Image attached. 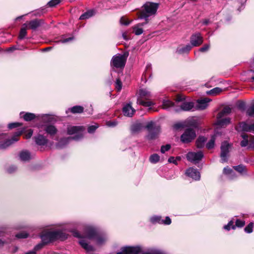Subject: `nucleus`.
Returning <instances> with one entry per match:
<instances>
[{
  "label": "nucleus",
  "mask_w": 254,
  "mask_h": 254,
  "mask_svg": "<svg viewBox=\"0 0 254 254\" xmlns=\"http://www.w3.org/2000/svg\"><path fill=\"white\" fill-rule=\"evenodd\" d=\"M69 223L67 222L59 223L53 226L58 229H46L43 231L41 235L42 241L45 244L54 242L57 240L64 241L67 238V235L64 232V227Z\"/></svg>",
  "instance_id": "nucleus-1"
},
{
  "label": "nucleus",
  "mask_w": 254,
  "mask_h": 254,
  "mask_svg": "<svg viewBox=\"0 0 254 254\" xmlns=\"http://www.w3.org/2000/svg\"><path fill=\"white\" fill-rule=\"evenodd\" d=\"M91 239L94 238L96 243L98 245H103L107 241L108 238L105 234H97L96 231L93 227H88L86 233V238H81L79 243L87 252H93L94 248L89 245L86 239Z\"/></svg>",
  "instance_id": "nucleus-2"
},
{
  "label": "nucleus",
  "mask_w": 254,
  "mask_h": 254,
  "mask_svg": "<svg viewBox=\"0 0 254 254\" xmlns=\"http://www.w3.org/2000/svg\"><path fill=\"white\" fill-rule=\"evenodd\" d=\"M24 132V129H21L16 131L10 139L7 138V135L5 133L0 134V148L4 149L9 146L13 143L17 142L19 140L20 135Z\"/></svg>",
  "instance_id": "nucleus-3"
},
{
  "label": "nucleus",
  "mask_w": 254,
  "mask_h": 254,
  "mask_svg": "<svg viewBox=\"0 0 254 254\" xmlns=\"http://www.w3.org/2000/svg\"><path fill=\"white\" fill-rule=\"evenodd\" d=\"M158 8L157 3L147 2L143 6L140 16V18H147L148 16L155 14Z\"/></svg>",
  "instance_id": "nucleus-4"
},
{
  "label": "nucleus",
  "mask_w": 254,
  "mask_h": 254,
  "mask_svg": "<svg viewBox=\"0 0 254 254\" xmlns=\"http://www.w3.org/2000/svg\"><path fill=\"white\" fill-rule=\"evenodd\" d=\"M127 56L125 54L114 55L111 61V66L113 68L123 69L126 64Z\"/></svg>",
  "instance_id": "nucleus-5"
},
{
  "label": "nucleus",
  "mask_w": 254,
  "mask_h": 254,
  "mask_svg": "<svg viewBox=\"0 0 254 254\" xmlns=\"http://www.w3.org/2000/svg\"><path fill=\"white\" fill-rule=\"evenodd\" d=\"M85 129L83 126H69L67 128V133L69 135H74L71 139L78 140L83 137Z\"/></svg>",
  "instance_id": "nucleus-6"
},
{
  "label": "nucleus",
  "mask_w": 254,
  "mask_h": 254,
  "mask_svg": "<svg viewBox=\"0 0 254 254\" xmlns=\"http://www.w3.org/2000/svg\"><path fill=\"white\" fill-rule=\"evenodd\" d=\"M140 97L137 99V103L144 107H150L154 105L151 101H145L144 99H147L151 96L150 92L146 89H142L139 91Z\"/></svg>",
  "instance_id": "nucleus-7"
},
{
  "label": "nucleus",
  "mask_w": 254,
  "mask_h": 254,
  "mask_svg": "<svg viewBox=\"0 0 254 254\" xmlns=\"http://www.w3.org/2000/svg\"><path fill=\"white\" fill-rule=\"evenodd\" d=\"M196 137L195 131L191 128L187 129L181 136V140L183 143H189Z\"/></svg>",
  "instance_id": "nucleus-8"
},
{
  "label": "nucleus",
  "mask_w": 254,
  "mask_h": 254,
  "mask_svg": "<svg viewBox=\"0 0 254 254\" xmlns=\"http://www.w3.org/2000/svg\"><path fill=\"white\" fill-rule=\"evenodd\" d=\"M238 131L252 132L254 133V123H252L249 121L241 122L237 127Z\"/></svg>",
  "instance_id": "nucleus-9"
},
{
  "label": "nucleus",
  "mask_w": 254,
  "mask_h": 254,
  "mask_svg": "<svg viewBox=\"0 0 254 254\" xmlns=\"http://www.w3.org/2000/svg\"><path fill=\"white\" fill-rule=\"evenodd\" d=\"M203 154L201 151L197 152H189L187 154V159L194 164L197 163L203 158Z\"/></svg>",
  "instance_id": "nucleus-10"
},
{
  "label": "nucleus",
  "mask_w": 254,
  "mask_h": 254,
  "mask_svg": "<svg viewBox=\"0 0 254 254\" xmlns=\"http://www.w3.org/2000/svg\"><path fill=\"white\" fill-rule=\"evenodd\" d=\"M150 221L153 224L170 225L171 223V220L168 216L166 217L165 219H163L160 216L154 215L150 218Z\"/></svg>",
  "instance_id": "nucleus-11"
},
{
  "label": "nucleus",
  "mask_w": 254,
  "mask_h": 254,
  "mask_svg": "<svg viewBox=\"0 0 254 254\" xmlns=\"http://www.w3.org/2000/svg\"><path fill=\"white\" fill-rule=\"evenodd\" d=\"M203 42V37L199 32L193 34L190 37V43L192 47L199 46L202 44Z\"/></svg>",
  "instance_id": "nucleus-12"
},
{
  "label": "nucleus",
  "mask_w": 254,
  "mask_h": 254,
  "mask_svg": "<svg viewBox=\"0 0 254 254\" xmlns=\"http://www.w3.org/2000/svg\"><path fill=\"white\" fill-rule=\"evenodd\" d=\"M122 251L125 254H139L142 252L141 246H126L122 248Z\"/></svg>",
  "instance_id": "nucleus-13"
},
{
  "label": "nucleus",
  "mask_w": 254,
  "mask_h": 254,
  "mask_svg": "<svg viewBox=\"0 0 254 254\" xmlns=\"http://www.w3.org/2000/svg\"><path fill=\"white\" fill-rule=\"evenodd\" d=\"M230 146V145L227 142H224L222 143L220 156L222 163L227 161V155L229 152Z\"/></svg>",
  "instance_id": "nucleus-14"
},
{
  "label": "nucleus",
  "mask_w": 254,
  "mask_h": 254,
  "mask_svg": "<svg viewBox=\"0 0 254 254\" xmlns=\"http://www.w3.org/2000/svg\"><path fill=\"white\" fill-rule=\"evenodd\" d=\"M211 99L208 98L198 99L196 101V105L195 106V110H203L205 109L208 106L209 103Z\"/></svg>",
  "instance_id": "nucleus-15"
},
{
  "label": "nucleus",
  "mask_w": 254,
  "mask_h": 254,
  "mask_svg": "<svg viewBox=\"0 0 254 254\" xmlns=\"http://www.w3.org/2000/svg\"><path fill=\"white\" fill-rule=\"evenodd\" d=\"M180 106V109H175L176 112H179L180 111H190L195 110L194 104L192 102H183L181 103Z\"/></svg>",
  "instance_id": "nucleus-16"
},
{
  "label": "nucleus",
  "mask_w": 254,
  "mask_h": 254,
  "mask_svg": "<svg viewBox=\"0 0 254 254\" xmlns=\"http://www.w3.org/2000/svg\"><path fill=\"white\" fill-rule=\"evenodd\" d=\"M186 175L195 181H198L200 178V174L198 171L192 167L186 170Z\"/></svg>",
  "instance_id": "nucleus-17"
},
{
  "label": "nucleus",
  "mask_w": 254,
  "mask_h": 254,
  "mask_svg": "<svg viewBox=\"0 0 254 254\" xmlns=\"http://www.w3.org/2000/svg\"><path fill=\"white\" fill-rule=\"evenodd\" d=\"M135 110L133 108L130 103H127L123 108V112L125 116L131 117L135 113Z\"/></svg>",
  "instance_id": "nucleus-18"
},
{
  "label": "nucleus",
  "mask_w": 254,
  "mask_h": 254,
  "mask_svg": "<svg viewBox=\"0 0 254 254\" xmlns=\"http://www.w3.org/2000/svg\"><path fill=\"white\" fill-rule=\"evenodd\" d=\"M198 119L195 117L189 118L185 121V127L196 128L198 127Z\"/></svg>",
  "instance_id": "nucleus-19"
},
{
  "label": "nucleus",
  "mask_w": 254,
  "mask_h": 254,
  "mask_svg": "<svg viewBox=\"0 0 254 254\" xmlns=\"http://www.w3.org/2000/svg\"><path fill=\"white\" fill-rule=\"evenodd\" d=\"M44 130L51 137L54 136L58 132V129L52 125H46L43 126Z\"/></svg>",
  "instance_id": "nucleus-20"
},
{
  "label": "nucleus",
  "mask_w": 254,
  "mask_h": 254,
  "mask_svg": "<svg viewBox=\"0 0 254 254\" xmlns=\"http://www.w3.org/2000/svg\"><path fill=\"white\" fill-rule=\"evenodd\" d=\"M230 123L231 119L229 118H219V117H217V122L216 123V125L218 127H224L230 124Z\"/></svg>",
  "instance_id": "nucleus-21"
},
{
  "label": "nucleus",
  "mask_w": 254,
  "mask_h": 254,
  "mask_svg": "<svg viewBox=\"0 0 254 254\" xmlns=\"http://www.w3.org/2000/svg\"><path fill=\"white\" fill-rule=\"evenodd\" d=\"M19 158L20 161L22 162H27L32 159V156L29 151L24 150L19 152Z\"/></svg>",
  "instance_id": "nucleus-22"
},
{
  "label": "nucleus",
  "mask_w": 254,
  "mask_h": 254,
  "mask_svg": "<svg viewBox=\"0 0 254 254\" xmlns=\"http://www.w3.org/2000/svg\"><path fill=\"white\" fill-rule=\"evenodd\" d=\"M72 140L71 137H64L61 138L56 144V147L58 149H62L68 144Z\"/></svg>",
  "instance_id": "nucleus-23"
},
{
  "label": "nucleus",
  "mask_w": 254,
  "mask_h": 254,
  "mask_svg": "<svg viewBox=\"0 0 254 254\" xmlns=\"http://www.w3.org/2000/svg\"><path fill=\"white\" fill-rule=\"evenodd\" d=\"M43 23V20L41 19H34L29 21L28 23V28L35 30Z\"/></svg>",
  "instance_id": "nucleus-24"
},
{
  "label": "nucleus",
  "mask_w": 254,
  "mask_h": 254,
  "mask_svg": "<svg viewBox=\"0 0 254 254\" xmlns=\"http://www.w3.org/2000/svg\"><path fill=\"white\" fill-rule=\"evenodd\" d=\"M192 47V46H191V45L189 44L186 45H180L177 48L176 52L179 54H188L191 50Z\"/></svg>",
  "instance_id": "nucleus-25"
},
{
  "label": "nucleus",
  "mask_w": 254,
  "mask_h": 254,
  "mask_svg": "<svg viewBox=\"0 0 254 254\" xmlns=\"http://www.w3.org/2000/svg\"><path fill=\"white\" fill-rule=\"evenodd\" d=\"M21 118H23L25 121L29 122L35 119L37 120V115L31 113L21 112L20 113Z\"/></svg>",
  "instance_id": "nucleus-26"
},
{
  "label": "nucleus",
  "mask_w": 254,
  "mask_h": 254,
  "mask_svg": "<svg viewBox=\"0 0 254 254\" xmlns=\"http://www.w3.org/2000/svg\"><path fill=\"white\" fill-rule=\"evenodd\" d=\"M35 140L36 144L39 145H46L48 142L47 137L41 134H38L35 137Z\"/></svg>",
  "instance_id": "nucleus-27"
},
{
  "label": "nucleus",
  "mask_w": 254,
  "mask_h": 254,
  "mask_svg": "<svg viewBox=\"0 0 254 254\" xmlns=\"http://www.w3.org/2000/svg\"><path fill=\"white\" fill-rule=\"evenodd\" d=\"M54 118L47 114H42L37 115V121L43 122L45 123L52 122Z\"/></svg>",
  "instance_id": "nucleus-28"
},
{
  "label": "nucleus",
  "mask_w": 254,
  "mask_h": 254,
  "mask_svg": "<svg viewBox=\"0 0 254 254\" xmlns=\"http://www.w3.org/2000/svg\"><path fill=\"white\" fill-rule=\"evenodd\" d=\"M95 14V11L93 9H90L85 13H83L79 17V19L80 20H84L88 19L93 15H94Z\"/></svg>",
  "instance_id": "nucleus-29"
},
{
  "label": "nucleus",
  "mask_w": 254,
  "mask_h": 254,
  "mask_svg": "<svg viewBox=\"0 0 254 254\" xmlns=\"http://www.w3.org/2000/svg\"><path fill=\"white\" fill-rule=\"evenodd\" d=\"M83 110L84 108L83 107L81 106H75L68 109V110L66 111V113H67L68 111H70L73 114L81 113L83 112Z\"/></svg>",
  "instance_id": "nucleus-30"
},
{
  "label": "nucleus",
  "mask_w": 254,
  "mask_h": 254,
  "mask_svg": "<svg viewBox=\"0 0 254 254\" xmlns=\"http://www.w3.org/2000/svg\"><path fill=\"white\" fill-rule=\"evenodd\" d=\"M231 112V108L229 106L225 107L223 110L220 112L217 116L219 118H223L224 117L227 116Z\"/></svg>",
  "instance_id": "nucleus-31"
},
{
  "label": "nucleus",
  "mask_w": 254,
  "mask_h": 254,
  "mask_svg": "<svg viewBox=\"0 0 254 254\" xmlns=\"http://www.w3.org/2000/svg\"><path fill=\"white\" fill-rule=\"evenodd\" d=\"M241 137L243 138V140L241 141V145L242 147H246L247 145H249L250 136H249L248 135L245 134V133H242L241 134Z\"/></svg>",
  "instance_id": "nucleus-32"
},
{
  "label": "nucleus",
  "mask_w": 254,
  "mask_h": 254,
  "mask_svg": "<svg viewBox=\"0 0 254 254\" xmlns=\"http://www.w3.org/2000/svg\"><path fill=\"white\" fill-rule=\"evenodd\" d=\"M222 91V89L219 87H215L211 90L206 91V94L212 96H216L219 94Z\"/></svg>",
  "instance_id": "nucleus-33"
},
{
  "label": "nucleus",
  "mask_w": 254,
  "mask_h": 254,
  "mask_svg": "<svg viewBox=\"0 0 254 254\" xmlns=\"http://www.w3.org/2000/svg\"><path fill=\"white\" fill-rule=\"evenodd\" d=\"M206 138L203 136H200L196 141V145L197 148H201L204 145V143L206 141Z\"/></svg>",
  "instance_id": "nucleus-34"
},
{
  "label": "nucleus",
  "mask_w": 254,
  "mask_h": 254,
  "mask_svg": "<svg viewBox=\"0 0 254 254\" xmlns=\"http://www.w3.org/2000/svg\"><path fill=\"white\" fill-rule=\"evenodd\" d=\"M143 26V23L137 24L133 27V32L135 35H139L143 33V31L141 28V26Z\"/></svg>",
  "instance_id": "nucleus-35"
},
{
  "label": "nucleus",
  "mask_w": 254,
  "mask_h": 254,
  "mask_svg": "<svg viewBox=\"0 0 254 254\" xmlns=\"http://www.w3.org/2000/svg\"><path fill=\"white\" fill-rule=\"evenodd\" d=\"M143 127V126L140 123H135L133 124L131 127V131L133 132H136L140 130Z\"/></svg>",
  "instance_id": "nucleus-36"
},
{
  "label": "nucleus",
  "mask_w": 254,
  "mask_h": 254,
  "mask_svg": "<svg viewBox=\"0 0 254 254\" xmlns=\"http://www.w3.org/2000/svg\"><path fill=\"white\" fill-rule=\"evenodd\" d=\"M174 106V103L169 100H165L163 102L162 107L164 109L168 110Z\"/></svg>",
  "instance_id": "nucleus-37"
},
{
  "label": "nucleus",
  "mask_w": 254,
  "mask_h": 254,
  "mask_svg": "<svg viewBox=\"0 0 254 254\" xmlns=\"http://www.w3.org/2000/svg\"><path fill=\"white\" fill-rule=\"evenodd\" d=\"M217 136V133H216L214 135H213L210 140L208 141V142L206 144V147L207 149H210L214 146V142L215 140V138Z\"/></svg>",
  "instance_id": "nucleus-38"
},
{
  "label": "nucleus",
  "mask_w": 254,
  "mask_h": 254,
  "mask_svg": "<svg viewBox=\"0 0 254 254\" xmlns=\"http://www.w3.org/2000/svg\"><path fill=\"white\" fill-rule=\"evenodd\" d=\"M27 28V25L26 24H24L23 25V27L21 28L20 31V33L19 35V38L20 39H23L25 36L26 35L27 32L26 29Z\"/></svg>",
  "instance_id": "nucleus-39"
},
{
  "label": "nucleus",
  "mask_w": 254,
  "mask_h": 254,
  "mask_svg": "<svg viewBox=\"0 0 254 254\" xmlns=\"http://www.w3.org/2000/svg\"><path fill=\"white\" fill-rule=\"evenodd\" d=\"M234 222L233 220L230 221L227 225L223 226V229L226 231H230L231 229L235 230L236 229V226L234 225Z\"/></svg>",
  "instance_id": "nucleus-40"
},
{
  "label": "nucleus",
  "mask_w": 254,
  "mask_h": 254,
  "mask_svg": "<svg viewBox=\"0 0 254 254\" xmlns=\"http://www.w3.org/2000/svg\"><path fill=\"white\" fill-rule=\"evenodd\" d=\"M234 169L242 174L246 173V167L243 165H238L233 167Z\"/></svg>",
  "instance_id": "nucleus-41"
},
{
  "label": "nucleus",
  "mask_w": 254,
  "mask_h": 254,
  "mask_svg": "<svg viewBox=\"0 0 254 254\" xmlns=\"http://www.w3.org/2000/svg\"><path fill=\"white\" fill-rule=\"evenodd\" d=\"M160 157L157 154H153L150 156L149 160L152 163H156L159 161Z\"/></svg>",
  "instance_id": "nucleus-42"
},
{
  "label": "nucleus",
  "mask_w": 254,
  "mask_h": 254,
  "mask_svg": "<svg viewBox=\"0 0 254 254\" xmlns=\"http://www.w3.org/2000/svg\"><path fill=\"white\" fill-rule=\"evenodd\" d=\"M254 226V223L251 222L249 223L244 229V230L247 233H251L253 231V228Z\"/></svg>",
  "instance_id": "nucleus-43"
},
{
  "label": "nucleus",
  "mask_w": 254,
  "mask_h": 254,
  "mask_svg": "<svg viewBox=\"0 0 254 254\" xmlns=\"http://www.w3.org/2000/svg\"><path fill=\"white\" fill-rule=\"evenodd\" d=\"M16 237L18 239H25L29 236V234L26 232H21L16 235Z\"/></svg>",
  "instance_id": "nucleus-44"
},
{
  "label": "nucleus",
  "mask_w": 254,
  "mask_h": 254,
  "mask_svg": "<svg viewBox=\"0 0 254 254\" xmlns=\"http://www.w3.org/2000/svg\"><path fill=\"white\" fill-rule=\"evenodd\" d=\"M158 130H156V131L154 132L152 130L149 131V133L147 136V137L149 139H153L156 137L158 134Z\"/></svg>",
  "instance_id": "nucleus-45"
},
{
  "label": "nucleus",
  "mask_w": 254,
  "mask_h": 254,
  "mask_svg": "<svg viewBox=\"0 0 254 254\" xmlns=\"http://www.w3.org/2000/svg\"><path fill=\"white\" fill-rule=\"evenodd\" d=\"M247 114L250 116H254V103L247 109Z\"/></svg>",
  "instance_id": "nucleus-46"
},
{
  "label": "nucleus",
  "mask_w": 254,
  "mask_h": 254,
  "mask_svg": "<svg viewBox=\"0 0 254 254\" xmlns=\"http://www.w3.org/2000/svg\"><path fill=\"white\" fill-rule=\"evenodd\" d=\"M233 171L232 169L227 166L223 169V174L228 177L231 173H233Z\"/></svg>",
  "instance_id": "nucleus-47"
},
{
  "label": "nucleus",
  "mask_w": 254,
  "mask_h": 254,
  "mask_svg": "<svg viewBox=\"0 0 254 254\" xmlns=\"http://www.w3.org/2000/svg\"><path fill=\"white\" fill-rule=\"evenodd\" d=\"M245 225V222L243 220H240V219H237L235 221V225L236 228L239 227L241 228L243 227Z\"/></svg>",
  "instance_id": "nucleus-48"
},
{
  "label": "nucleus",
  "mask_w": 254,
  "mask_h": 254,
  "mask_svg": "<svg viewBox=\"0 0 254 254\" xmlns=\"http://www.w3.org/2000/svg\"><path fill=\"white\" fill-rule=\"evenodd\" d=\"M115 87L118 91L121 90L122 88V83L119 79H117L115 82Z\"/></svg>",
  "instance_id": "nucleus-49"
},
{
  "label": "nucleus",
  "mask_w": 254,
  "mask_h": 254,
  "mask_svg": "<svg viewBox=\"0 0 254 254\" xmlns=\"http://www.w3.org/2000/svg\"><path fill=\"white\" fill-rule=\"evenodd\" d=\"M142 254H164L163 252L160 250L154 249L151 250L149 252L143 253Z\"/></svg>",
  "instance_id": "nucleus-50"
},
{
  "label": "nucleus",
  "mask_w": 254,
  "mask_h": 254,
  "mask_svg": "<svg viewBox=\"0 0 254 254\" xmlns=\"http://www.w3.org/2000/svg\"><path fill=\"white\" fill-rule=\"evenodd\" d=\"M61 2V0H51L50 1L48 4L50 7H53L57 5Z\"/></svg>",
  "instance_id": "nucleus-51"
},
{
  "label": "nucleus",
  "mask_w": 254,
  "mask_h": 254,
  "mask_svg": "<svg viewBox=\"0 0 254 254\" xmlns=\"http://www.w3.org/2000/svg\"><path fill=\"white\" fill-rule=\"evenodd\" d=\"M46 244L45 243H44L42 241V242L37 244V245H36L34 248V250L36 252V251L41 249L42 248H43V247H44V246Z\"/></svg>",
  "instance_id": "nucleus-52"
},
{
  "label": "nucleus",
  "mask_w": 254,
  "mask_h": 254,
  "mask_svg": "<svg viewBox=\"0 0 254 254\" xmlns=\"http://www.w3.org/2000/svg\"><path fill=\"white\" fill-rule=\"evenodd\" d=\"M33 130L29 129L25 132V138L28 139L30 138L33 134Z\"/></svg>",
  "instance_id": "nucleus-53"
},
{
  "label": "nucleus",
  "mask_w": 254,
  "mask_h": 254,
  "mask_svg": "<svg viewBox=\"0 0 254 254\" xmlns=\"http://www.w3.org/2000/svg\"><path fill=\"white\" fill-rule=\"evenodd\" d=\"M171 148V145L169 144H167L166 145H163L161 148V152L162 153H164L166 151H168Z\"/></svg>",
  "instance_id": "nucleus-54"
},
{
  "label": "nucleus",
  "mask_w": 254,
  "mask_h": 254,
  "mask_svg": "<svg viewBox=\"0 0 254 254\" xmlns=\"http://www.w3.org/2000/svg\"><path fill=\"white\" fill-rule=\"evenodd\" d=\"M118 125L116 121H110L106 123V125L109 127H114Z\"/></svg>",
  "instance_id": "nucleus-55"
},
{
  "label": "nucleus",
  "mask_w": 254,
  "mask_h": 254,
  "mask_svg": "<svg viewBox=\"0 0 254 254\" xmlns=\"http://www.w3.org/2000/svg\"><path fill=\"white\" fill-rule=\"evenodd\" d=\"M210 48V44H205L202 47L199 49V51L201 52H206L208 51Z\"/></svg>",
  "instance_id": "nucleus-56"
},
{
  "label": "nucleus",
  "mask_w": 254,
  "mask_h": 254,
  "mask_svg": "<svg viewBox=\"0 0 254 254\" xmlns=\"http://www.w3.org/2000/svg\"><path fill=\"white\" fill-rule=\"evenodd\" d=\"M98 126L97 125H93L88 127V132L89 133H93L95 131V130L98 128Z\"/></svg>",
  "instance_id": "nucleus-57"
},
{
  "label": "nucleus",
  "mask_w": 254,
  "mask_h": 254,
  "mask_svg": "<svg viewBox=\"0 0 254 254\" xmlns=\"http://www.w3.org/2000/svg\"><path fill=\"white\" fill-rule=\"evenodd\" d=\"M180 159V157H178L176 159H175L174 157H171L168 159V162L169 163H173L175 164H177V161Z\"/></svg>",
  "instance_id": "nucleus-58"
},
{
  "label": "nucleus",
  "mask_w": 254,
  "mask_h": 254,
  "mask_svg": "<svg viewBox=\"0 0 254 254\" xmlns=\"http://www.w3.org/2000/svg\"><path fill=\"white\" fill-rule=\"evenodd\" d=\"M17 170V167L14 165L9 166L7 169V171L9 173H12Z\"/></svg>",
  "instance_id": "nucleus-59"
},
{
  "label": "nucleus",
  "mask_w": 254,
  "mask_h": 254,
  "mask_svg": "<svg viewBox=\"0 0 254 254\" xmlns=\"http://www.w3.org/2000/svg\"><path fill=\"white\" fill-rule=\"evenodd\" d=\"M21 125L20 124L18 123H10L8 125V127L9 129L17 127H19Z\"/></svg>",
  "instance_id": "nucleus-60"
},
{
  "label": "nucleus",
  "mask_w": 254,
  "mask_h": 254,
  "mask_svg": "<svg viewBox=\"0 0 254 254\" xmlns=\"http://www.w3.org/2000/svg\"><path fill=\"white\" fill-rule=\"evenodd\" d=\"M249 147L254 148V136H251L249 140Z\"/></svg>",
  "instance_id": "nucleus-61"
},
{
  "label": "nucleus",
  "mask_w": 254,
  "mask_h": 254,
  "mask_svg": "<svg viewBox=\"0 0 254 254\" xmlns=\"http://www.w3.org/2000/svg\"><path fill=\"white\" fill-rule=\"evenodd\" d=\"M17 229H28L29 230H31L32 231L34 229L33 227L32 226H28L24 225H21L20 226H18L16 228Z\"/></svg>",
  "instance_id": "nucleus-62"
},
{
  "label": "nucleus",
  "mask_w": 254,
  "mask_h": 254,
  "mask_svg": "<svg viewBox=\"0 0 254 254\" xmlns=\"http://www.w3.org/2000/svg\"><path fill=\"white\" fill-rule=\"evenodd\" d=\"M120 23L122 25H127L129 22L125 17H122L120 19Z\"/></svg>",
  "instance_id": "nucleus-63"
},
{
  "label": "nucleus",
  "mask_w": 254,
  "mask_h": 254,
  "mask_svg": "<svg viewBox=\"0 0 254 254\" xmlns=\"http://www.w3.org/2000/svg\"><path fill=\"white\" fill-rule=\"evenodd\" d=\"M154 126V123L152 122H149L145 126V127L149 130H150Z\"/></svg>",
  "instance_id": "nucleus-64"
}]
</instances>
